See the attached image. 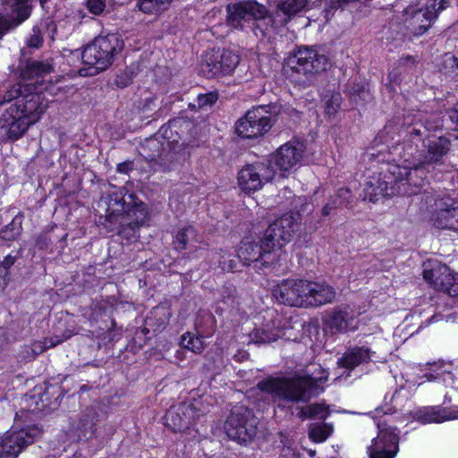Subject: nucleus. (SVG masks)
Instances as JSON below:
<instances>
[{
  "instance_id": "obj_39",
  "label": "nucleus",
  "mask_w": 458,
  "mask_h": 458,
  "mask_svg": "<svg viewBox=\"0 0 458 458\" xmlns=\"http://www.w3.org/2000/svg\"><path fill=\"white\" fill-rule=\"evenodd\" d=\"M335 297V289L327 284H317V305L331 302Z\"/></svg>"
},
{
  "instance_id": "obj_17",
  "label": "nucleus",
  "mask_w": 458,
  "mask_h": 458,
  "mask_svg": "<svg viewBox=\"0 0 458 458\" xmlns=\"http://www.w3.org/2000/svg\"><path fill=\"white\" fill-rule=\"evenodd\" d=\"M301 157L302 149L301 146L288 142L281 146L266 165L271 166L276 172V177L284 178L301 160Z\"/></svg>"
},
{
  "instance_id": "obj_55",
  "label": "nucleus",
  "mask_w": 458,
  "mask_h": 458,
  "mask_svg": "<svg viewBox=\"0 0 458 458\" xmlns=\"http://www.w3.org/2000/svg\"><path fill=\"white\" fill-rule=\"evenodd\" d=\"M18 256L7 255L2 262V267L4 269H9L16 261Z\"/></svg>"
},
{
  "instance_id": "obj_36",
  "label": "nucleus",
  "mask_w": 458,
  "mask_h": 458,
  "mask_svg": "<svg viewBox=\"0 0 458 458\" xmlns=\"http://www.w3.org/2000/svg\"><path fill=\"white\" fill-rule=\"evenodd\" d=\"M350 191L346 188H341L335 198L329 200L328 203L323 208V216H328L337 207L349 202Z\"/></svg>"
},
{
  "instance_id": "obj_42",
  "label": "nucleus",
  "mask_w": 458,
  "mask_h": 458,
  "mask_svg": "<svg viewBox=\"0 0 458 458\" xmlns=\"http://www.w3.org/2000/svg\"><path fill=\"white\" fill-rule=\"evenodd\" d=\"M334 432V425L331 422L317 421V443L326 441Z\"/></svg>"
},
{
  "instance_id": "obj_24",
  "label": "nucleus",
  "mask_w": 458,
  "mask_h": 458,
  "mask_svg": "<svg viewBox=\"0 0 458 458\" xmlns=\"http://www.w3.org/2000/svg\"><path fill=\"white\" fill-rule=\"evenodd\" d=\"M98 412L95 407H88L79 420L72 424V431L79 439H90L97 431Z\"/></svg>"
},
{
  "instance_id": "obj_19",
  "label": "nucleus",
  "mask_w": 458,
  "mask_h": 458,
  "mask_svg": "<svg viewBox=\"0 0 458 458\" xmlns=\"http://www.w3.org/2000/svg\"><path fill=\"white\" fill-rule=\"evenodd\" d=\"M272 249L264 243V239L260 242L244 241L241 242L237 255L244 265L255 263V267L262 268L271 263Z\"/></svg>"
},
{
  "instance_id": "obj_8",
  "label": "nucleus",
  "mask_w": 458,
  "mask_h": 458,
  "mask_svg": "<svg viewBox=\"0 0 458 458\" xmlns=\"http://www.w3.org/2000/svg\"><path fill=\"white\" fill-rule=\"evenodd\" d=\"M449 5V0H428L420 8L411 5L404 10V24L411 34L420 36L432 26L439 13Z\"/></svg>"
},
{
  "instance_id": "obj_10",
  "label": "nucleus",
  "mask_w": 458,
  "mask_h": 458,
  "mask_svg": "<svg viewBox=\"0 0 458 458\" xmlns=\"http://www.w3.org/2000/svg\"><path fill=\"white\" fill-rule=\"evenodd\" d=\"M314 293L313 284L301 279L284 280L273 289V295L280 303L296 307L311 305L310 298Z\"/></svg>"
},
{
  "instance_id": "obj_3",
  "label": "nucleus",
  "mask_w": 458,
  "mask_h": 458,
  "mask_svg": "<svg viewBox=\"0 0 458 458\" xmlns=\"http://www.w3.org/2000/svg\"><path fill=\"white\" fill-rule=\"evenodd\" d=\"M313 377L299 372L292 377H267L258 383V388L269 394L275 402L308 403Z\"/></svg>"
},
{
  "instance_id": "obj_21",
  "label": "nucleus",
  "mask_w": 458,
  "mask_h": 458,
  "mask_svg": "<svg viewBox=\"0 0 458 458\" xmlns=\"http://www.w3.org/2000/svg\"><path fill=\"white\" fill-rule=\"evenodd\" d=\"M412 418L421 424L442 423L458 420V405L452 407L427 406L414 411Z\"/></svg>"
},
{
  "instance_id": "obj_47",
  "label": "nucleus",
  "mask_w": 458,
  "mask_h": 458,
  "mask_svg": "<svg viewBox=\"0 0 458 458\" xmlns=\"http://www.w3.org/2000/svg\"><path fill=\"white\" fill-rule=\"evenodd\" d=\"M333 67V64L329 56L326 55H318L317 53V74L319 71L327 72Z\"/></svg>"
},
{
  "instance_id": "obj_26",
  "label": "nucleus",
  "mask_w": 458,
  "mask_h": 458,
  "mask_svg": "<svg viewBox=\"0 0 458 458\" xmlns=\"http://www.w3.org/2000/svg\"><path fill=\"white\" fill-rule=\"evenodd\" d=\"M326 326L332 333L344 332L347 330L353 331L359 328L358 322L348 310L333 311L325 318Z\"/></svg>"
},
{
  "instance_id": "obj_22",
  "label": "nucleus",
  "mask_w": 458,
  "mask_h": 458,
  "mask_svg": "<svg viewBox=\"0 0 458 458\" xmlns=\"http://www.w3.org/2000/svg\"><path fill=\"white\" fill-rule=\"evenodd\" d=\"M423 371V377L428 382H440L445 386H453L456 367L453 362L437 360L428 363Z\"/></svg>"
},
{
  "instance_id": "obj_23",
  "label": "nucleus",
  "mask_w": 458,
  "mask_h": 458,
  "mask_svg": "<svg viewBox=\"0 0 458 458\" xmlns=\"http://www.w3.org/2000/svg\"><path fill=\"white\" fill-rule=\"evenodd\" d=\"M315 54L308 47L300 48L295 54L285 59V65L297 73L308 78L314 76Z\"/></svg>"
},
{
  "instance_id": "obj_13",
  "label": "nucleus",
  "mask_w": 458,
  "mask_h": 458,
  "mask_svg": "<svg viewBox=\"0 0 458 458\" xmlns=\"http://www.w3.org/2000/svg\"><path fill=\"white\" fill-rule=\"evenodd\" d=\"M4 10L0 11V39L9 31L25 22L33 10L32 0H0Z\"/></svg>"
},
{
  "instance_id": "obj_40",
  "label": "nucleus",
  "mask_w": 458,
  "mask_h": 458,
  "mask_svg": "<svg viewBox=\"0 0 458 458\" xmlns=\"http://www.w3.org/2000/svg\"><path fill=\"white\" fill-rule=\"evenodd\" d=\"M342 97L339 92H333L325 98V111L327 114H335L340 108Z\"/></svg>"
},
{
  "instance_id": "obj_62",
  "label": "nucleus",
  "mask_w": 458,
  "mask_h": 458,
  "mask_svg": "<svg viewBox=\"0 0 458 458\" xmlns=\"http://www.w3.org/2000/svg\"><path fill=\"white\" fill-rule=\"evenodd\" d=\"M122 166H123V165H119V166H118V170L120 172H123L124 170V167H122Z\"/></svg>"
},
{
  "instance_id": "obj_33",
  "label": "nucleus",
  "mask_w": 458,
  "mask_h": 458,
  "mask_svg": "<svg viewBox=\"0 0 458 458\" xmlns=\"http://www.w3.org/2000/svg\"><path fill=\"white\" fill-rule=\"evenodd\" d=\"M212 261L217 264L222 270L227 272L234 271L237 266V261L232 258V254L223 250L212 254Z\"/></svg>"
},
{
  "instance_id": "obj_48",
  "label": "nucleus",
  "mask_w": 458,
  "mask_h": 458,
  "mask_svg": "<svg viewBox=\"0 0 458 458\" xmlns=\"http://www.w3.org/2000/svg\"><path fill=\"white\" fill-rule=\"evenodd\" d=\"M217 100V96L215 93H208L199 95L198 97V105L199 107H203L206 106H211Z\"/></svg>"
},
{
  "instance_id": "obj_11",
  "label": "nucleus",
  "mask_w": 458,
  "mask_h": 458,
  "mask_svg": "<svg viewBox=\"0 0 458 458\" xmlns=\"http://www.w3.org/2000/svg\"><path fill=\"white\" fill-rule=\"evenodd\" d=\"M225 24L232 30H243L253 19L265 17L267 9L254 0L230 3L225 7Z\"/></svg>"
},
{
  "instance_id": "obj_54",
  "label": "nucleus",
  "mask_w": 458,
  "mask_h": 458,
  "mask_svg": "<svg viewBox=\"0 0 458 458\" xmlns=\"http://www.w3.org/2000/svg\"><path fill=\"white\" fill-rule=\"evenodd\" d=\"M315 413V405L310 404L306 407H302L300 411V417L303 419L312 418Z\"/></svg>"
},
{
  "instance_id": "obj_45",
  "label": "nucleus",
  "mask_w": 458,
  "mask_h": 458,
  "mask_svg": "<svg viewBox=\"0 0 458 458\" xmlns=\"http://www.w3.org/2000/svg\"><path fill=\"white\" fill-rule=\"evenodd\" d=\"M43 44V37L38 26L32 28V34L27 40V46L30 48H39Z\"/></svg>"
},
{
  "instance_id": "obj_60",
  "label": "nucleus",
  "mask_w": 458,
  "mask_h": 458,
  "mask_svg": "<svg viewBox=\"0 0 458 458\" xmlns=\"http://www.w3.org/2000/svg\"><path fill=\"white\" fill-rule=\"evenodd\" d=\"M450 402H451V397L448 396L447 394H445L444 397V403H448Z\"/></svg>"
},
{
  "instance_id": "obj_29",
  "label": "nucleus",
  "mask_w": 458,
  "mask_h": 458,
  "mask_svg": "<svg viewBox=\"0 0 458 458\" xmlns=\"http://www.w3.org/2000/svg\"><path fill=\"white\" fill-rule=\"evenodd\" d=\"M281 328L277 320L270 318L267 320L261 327L255 328L251 334V337L255 342L260 344H267L276 341L281 335Z\"/></svg>"
},
{
  "instance_id": "obj_30",
  "label": "nucleus",
  "mask_w": 458,
  "mask_h": 458,
  "mask_svg": "<svg viewBox=\"0 0 458 458\" xmlns=\"http://www.w3.org/2000/svg\"><path fill=\"white\" fill-rule=\"evenodd\" d=\"M423 267L424 279L435 289H437V282L442 281L444 276L452 279L449 276V267L438 260H428Z\"/></svg>"
},
{
  "instance_id": "obj_1",
  "label": "nucleus",
  "mask_w": 458,
  "mask_h": 458,
  "mask_svg": "<svg viewBox=\"0 0 458 458\" xmlns=\"http://www.w3.org/2000/svg\"><path fill=\"white\" fill-rule=\"evenodd\" d=\"M12 101L13 102L0 116V128L10 140H15L40 119L48 107V103L41 93L21 94L20 85H14L4 95L0 106Z\"/></svg>"
},
{
  "instance_id": "obj_38",
  "label": "nucleus",
  "mask_w": 458,
  "mask_h": 458,
  "mask_svg": "<svg viewBox=\"0 0 458 458\" xmlns=\"http://www.w3.org/2000/svg\"><path fill=\"white\" fill-rule=\"evenodd\" d=\"M181 344L184 348L189 349L195 353H200L205 348L201 337L191 335V333L185 334L182 336Z\"/></svg>"
},
{
  "instance_id": "obj_6",
  "label": "nucleus",
  "mask_w": 458,
  "mask_h": 458,
  "mask_svg": "<svg viewBox=\"0 0 458 458\" xmlns=\"http://www.w3.org/2000/svg\"><path fill=\"white\" fill-rule=\"evenodd\" d=\"M140 207L127 203L122 191H115L109 195L107 208L106 210V219L111 224H119V234L127 239L133 240L138 237V230L142 222L138 220L129 221V217L133 216Z\"/></svg>"
},
{
  "instance_id": "obj_28",
  "label": "nucleus",
  "mask_w": 458,
  "mask_h": 458,
  "mask_svg": "<svg viewBox=\"0 0 458 458\" xmlns=\"http://www.w3.org/2000/svg\"><path fill=\"white\" fill-rule=\"evenodd\" d=\"M390 183H392V182H386V180H383L380 176L371 177L366 182V186L364 189V199L375 203L380 198H383L385 196H391L394 192V191H391V192L388 191V185Z\"/></svg>"
},
{
  "instance_id": "obj_56",
  "label": "nucleus",
  "mask_w": 458,
  "mask_h": 458,
  "mask_svg": "<svg viewBox=\"0 0 458 458\" xmlns=\"http://www.w3.org/2000/svg\"><path fill=\"white\" fill-rule=\"evenodd\" d=\"M449 118L455 123V129L458 130V104L449 111Z\"/></svg>"
},
{
  "instance_id": "obj_50",
  "label": "nucleus",
  "mask_w": 458,
  "mask_h": 458,
  "mask_svg": "<svg viewBox=\"0 0 458 458\" xmlns=\"http://www.w3.org/2000/svg\"><path fill=\"white\" fill-rule=\"evenodd\" d=\"M317 420H326L327 417L329 415V407L327 405H325L324 403H317Z\"/></svg>"
},
{
  "instance_id": "obj_61",
  "label": "nucleus",
  "mask_w": 458,
  "mask_h": 458,
  "mask_svg": "<svg viewBox=\"0 0 458 458\" xmlns=\"http://www.w3.org/2000/svg\"><path fill=\"white\" fill-rule=\"evenodd\" d=\"M117 86L123 88L126 86V83L121 82L119 80L116 81Z\"/></svg>"
},
{
  "instance_id": "obj_51",
  "label": "nucleus",
  "mask_w": 458,
  "mask_h": 458,
  "mask_svg": "<svg viewBox=\"0 0 458 458\" xmlns=\"http://www.w3.org/2000/svg\"><path fill=\"white\" fill-rule=\"evenodd\" d=\"M328 378V372L320 368L319 370L317 369V394L319 392L320 386L319 383L326 382ZM324 387H321V391H323Z\"/></svg>"
},
{
  "instance_id": "obj_34",
  "label": "nucleus",
  "mask_w": 458,
  "mask_h": 458,
  "mask_svg": "<svg viewBox=\"0 0 458 458\" xmlns=\"http://www.w3.org/2000/svg\"><path fill=\"white\" fill-rule=\"evenodd\" d=\"M170 314L164 308H155L150 316L147 317L146 323L149 327L157 326L155 330L164 328L168 323Z\"/></svg>"
},
{
  "instance_id": "obj_31",
  "label": "nucleus",
  "mask_w": 458,
  "mask_h": 458,
  "mask_svg": "<svg viewBox=\"0 0 458 458\" xmlns=\"http://www.w3.org/2000/svg\"><path fill=\"white\" fill-rule=\"evenodd\" d=\"M53 72V64L50 60L33 61L26 65V74L29 78H34L49 74Z\"/></svg>"
},
{
  "instance_id": "obj_16",
  "label": "nucleus",
  "mask_w": 458,
  "mask_h": 458,
  "mask_svg": "<svg viewBox=\"0 0 458 458\" xmlns=\"http://www.w3.org/2000/svg\"><path fill=\"white\" fill-rule=\"evenodd\" d=\"M297 228L298 224L294 217L285 214L267 227L265 232L264 243L272 250L276 247L280 249L291 241Z\"/></svg>"
},
{
  "instance_id": "obj_53",
  "label": "nucleus",
  "mask_w": 458,
  "mask_h": 458,
  "mask_svg": "<svg viewBox=\"0 0 458 458\" xmlns=\"http://www.w3.org/2000/svg\"><path fill=\"white\" fill-rule=\"evenodd\" d=\"M445 63L447 67L454 70V72L458 74V59L453 55H446L445 57Z\"/></svg>"
},
{
  "instance_id": "obj_37",
  "label": "nucleus",
  "mask_w": 458,
  "mask_h": 458,
  "mask_svg": "<svg viewBox=\"0 0 458 458\" xmlns=\"http://www.w3.org/2000/svg\"><path fill=\"white\" fill-rule=\"evenodd\" d=\"M21 217L16 216L11 223L1 230L0 237L5 241H13L21 234Z\"/></svg>"
},
{
  "instance_id": "obj_4",
  "label": "nucleus",
  "mask_w": 458,
  "mask_h": 458,
  "mask_svg": "<svg viewBox=\"0 0 458 458\" xmlns=\"http://www.w3.org/2000/svg\"><path fill=\"white\" fill-rule=\"evenodd\" d=\"M123 48V41L116 33L101 34L95 38L81 53L82 62L94 70L85 75H94L107 69Z\"/></svg>"
},
{
  "instance_id": "obj_59",
  "label": "nucleus",
  "mask_w": 458,
  "mask_h": 458,
  "mask_svg": "<svg viewBox=\"0 0 458 458\" xmlns=\"http://www.w3.org/2000/svg\"><path fill=\"white\" fill-rule=\"evenodd\" d=\"M411 133V134H416V135H421L422 134V132L419 129H413Z\"/></svg>"
},
{
  "instance_id": "obj_9",
  "label": "nucleus",
  "mask_w": 458,
  "mask_h": 458,
  "mask_svg": "<svg viewBox=\"0 0 458 458\" xmlns=\"http://www.w3.org/2000/svg\"><path fill=\"white\" fill-rule=\"evenodd\" d=\"M258 423V418L249 408L236 405L225 423V430L232 440L247 443L256 436Z\"/></svg>"
},
{
  "instance_id": "obj_52",
  "label": "nucleus",
  "mask_w": 458,
  "mask_h": 458,
  "mask_svg": "<svg viewBox=\"0 0 458 458\" xmlns=\"http://www.w3.org/2000/svg\"><path fill=\"white\" fill-rule=\"evenodd\" d=\"M50 242H51L50 238L46 233L38 235L36 240L37 246L41 250L48 249Z\"/></svg>"
},
{
  "instance_id": "obj_64",
  "label": "nucleus",
  "mask_w": 458,
  "mask_h": 458,
  "mask_svg": "<svg viewBox=\"0 0 458 458\" xmlns=\"http://www.w3.org/2000/svg\"><path fill=\"white\" fill-rule=\"evenodd\" d=\"M309 454H310V456H313V455L315 454V452H314V451H312V450H310V451H309Z\"/></svg>"
},
{
  "instance_id": "obj_49",
  "label": "nucleus",
  "mask_w": 458,
  "mask_h": 458,
  "mask_svg": "<svg viewBox=\"0 0 458 458\" xmlns=\"http://www.w3.org/2000/svg\"><path fill=\"white\" fill-rule=\"evenodd\" d=\"M453 216L454 219H451L448 223H441L444 227H448L450 230L458 231V207L453 208Z\"/></svg>"
},
{
  "instance_id": "obj_57",
  "label": "nucleus",
  "mask_w": 458,
  "mask_h": 458,
  "mask_svg": "<svg viewBox=\"0 0 458 458\" xmlns=\"http://www.w3.org/2000/svg\"><path fill=\"white\" fill-rule=\"evenodd\" d=\"M309 438L315 442V428L313 427H310V429H309Z\"/></svg>"
},
{
  "instance_id": "obj_15",
  "label": "nucleus",
  "mask_w": 458,
  "mask_h": 458,
  "mask_svg": "<svg viewBox=\"0 0 458 458\" xmlns=\"http://www.w3.org/2000/svg\"><path fill=\"white\" fill-rule=\"evenodd\" d=\"M204 411L199 403H181L172 406L165 416V424L172 431H183L203 416Z\"/></svg>"
},
{
  "instance_id": "obj_27",
  "label": "nucleus",
  "mask_w": 458,
  "mask_h": 458,
  "mask_svg": "<svg viewBox=\"0 0 458 458\" xmlns=\"http://www.w3.org/2000/svg\"><path fill=\"white\" fill-rule=\"evenodd\" d=\"M370 350L367 347H355L349 349L344 356L339 359L338 364L347 369H353L363 362L372 360Z\"/></svg>"
},
{
  "instance_id": "obj_63",
  "label": "nucleus",
  "mask_w": 458,
  "mask_h": 458,
  "mask_svg": "<svg viewBox=\"0 0 458 458\" xmlns=\"http://www.w3.org/2000/svg\"><path fill=\"white\" fill-rule=\"evenodd\" d=\"M122 166H123V165H119V166H118V170L120 172H123L124 170V167H122Z\"/></svg>"
},
{
  "instance_id": "obj_20",
  "label": "nucleus",
  "mask_w": 458,
  "mask_h": 458,
  "mask_svg": "<svg viewBox=\"0 0 458 458\" xmlns=\"http://www.w3.org/2000/svg\"><path fill=\"white\" fill-rule=\"evenodd\" d=\"M173 245L175 250H187L188 258H198V252L206 249L207 244L193 226H186L177 231Z\"/></svg>"
},
{
  "instance_id": "obj_41",
  "label": "nucleus",
  "mask_w": 458,
  "mask_h": 458,
  "mask_svg": "<svg viewBox=\"0 0 458 458\" xmlns=\"http://www.w3.org/2000/svg\"><path fill=\"white\" fill-rule=\"evenodd\" d=\"M271 21V20L267 17V13L265 17H261L259 19L252 20V30L257 38H263L267 35V31L268 30L267 21Z\"/></svg>"
},
{
  "instance_id": "obj_2",
  "label": "nucleus",
  "mask_w": 458,
  "mask_h": 458,
  "mask_svg": "<svg viewBox=\"0 0 458 458\" xmlns=\"http://www.w3.org/2000/svg\"><path fill=\"white\" fill-rule=\"evenodd\" d=\"M428 153L423 162L401 165L389 164L387 173L392 176L394 183L401 182L403 190L399 188L398 193L405 195L417 194L422 185L426 175V165L437 164L446 155L450 148V141L443 136L430 135L424 140Z\"/></svg>"
},
{
  "instance_id": "obj_32",
  "label": "nucleus",
  "mask_w": 458,
  "mask_h": 458,
  "mask_svg": "<svg viewBox=\"0 0 458 458\" xmlns=\"http://www.w3.org/2000/svg\"><path fill=\"white\" fill-rule=\"evenodd\" d=\"M172 0H138L139 9L148 14H157L166 10Z\"/></svg>"
},
{
  "instance_id": "obj_58",
  "label": "nucleus",
  "mask_w": 458,
  "mask_h": 458,
  "mask_svg": "<svg viewBox=\"0 0 458 458\" xmlns=\"http://www.w3.org/2000/svg\"><path fill=\"white\" fill-rule=\"evenodd\" d=\"M441 126H442V124H436V125H434V126H433V125H431L430 123H428L424 126V129H425V131H429V130H431V129H437V128H439V127H441Z\"/></svg>"
},
{
  "instance_id": "obj_35",
  "label": "nucleus",
  "mask_w": 458,
  "mask_h": 458,
  "mask_svg": "<svg viewBox=\"0 0 458 458\" xmlns=\"http://www.w3.org/2000/svg\"><path fill=\"white\" fill-rule=\"evenodd\" d=\"M449 276L452 279L444 276L442 281L437 282V290L443 291L450 296H458V274L453 273L449 268Z\"/></svg>"
},
{
  "instance_id": "obj_5",
  "label": "nucleus",
  "mask_w": 458,
  "mask_h": 458,
  "mask_svg": "<svg viewBox=\"0 0 458 458\" xmlns=\"http://www.w3.org/2000/svg\"><path fill=\"white\" fill-rule=\"evenodd\" d=\"M381 412V409L377 408L371 413L377 435L367 446V454L369 458H394L399 452V435L396 428L390 424L391 418L387 416L392 412L391 409L385 411L383 415Z\"/></svg>"
},
{
  "instance_id": "obj_46",
  "label": "nucleus",
  "mask_w": 458,
  "mask_h": 458,
  "mask_svg": "<svg viewBox=\"0 0 458 458\" xmlns=\"http://www.w3.org/2000/svg\"><path fill=\"white\" fill-rule=\"evenodd\" d=\"M106 0H87L86 6L92 14L99 15L106 8Z\"/></svg>"
},
{
  "instance_id": "obj_7",
  "label": "nucleus",
  "mask_w": 458,
  "mask_h": 458,
  "mask_svg": "<svg viewBox=\"0 0 458 458\" xmlns=\"http://www.w3.org/2000/svg\"><path fill=\"white\" fill-rule=\"evenodd\" d=\"M275 105L258 106L247 111L236 123V132L246 139L263 136L272 127L273 116L277 114Z\"/></svg>"
},
{
  "instance_id": "obj_14",
  "label": "nucleus",
  "mask_w": 458,
  "mask_h": 458,
  "mask_svg": "<svg viewBox=\"0 0 458 458\" xmlns=\"http://www.w3.org/2000/svg\"><path fill=\"white\" fill-rule=\"evenodd\" d=\"M276 179V172L265 163L248 165L238 174L240 188L248 193L260 190L265 182Z\"/></svg>"
},
{
  "instance_id": "obj_25",
  "label": "nucleus",
  "mask_w": 458,
  "mask_h": 458,
  "mask_svg": "<svg viewBox=\"0 0 458 458\" xmlns=\"http://www.w3.org/2000/svg\"><path fill=\"white\" fill-rule=\"evenodd\" d=\"M307 4V0H280L274 13L273 22L285 25L291 19Z\"/></svg>"
},
{
  "instance_id": "obj_12",
  "label": "nucleus",
  "mask_w": 458,
  "mask_h": 458,
  "mask_svg": "<svg viewBox=\"0 0 458 458\" xmlns=\"http://www.w3.org/2000/svg\"><path fill=\"white\" fill-rule=\"evenodd\" d=\"M40 435L41 430L37 426H30L19 430L10 429L0 438V458H17Z\"/></svg>"
},
{
  "instance_id": "obj_44",
  "label": "nucleus",
  "mask_w": 458,
  "mask_h": 458,
  "mask_svg": "<svg viewBox=\"0 0 458 458\" xmlns=\"http://www.w3.org/2000/svg\"><path fill=\"white\" fill-rule=\"evenodd\" d=\"M62 342H63V339H61L57 336L51 337L49 339H46L44 343L38 342V343L33 344L32 351L35 352H42L45 350H47L50 347H54Z\"/></svg>"
},
{
  "instance_id": "obj_43",
  "label": "nucleus",
  "mask_w": 458,
  "mask_h": 458,
  "mask_svg": "<svg viewBox=\"0 0 458 458\" xmlns=\"http://www.w3.org/2000/svg\"><path fill=\"white\" fill-rule=\"evenodd\" d=\"M451 219H454L453 208L442 209L437 214L434 219V225L440 229H449L448 227L442 226L440 224L445 222L448 223Z\"/></svg>"
},
{
  "instance_id": "obj_18",
  "label": "nucleus",
  "mask_w": 458,
  "mask_h": 458,
  "mask_svg": "<svg viewBox=\"0 0 458 458\" xmlns=\"http://www.w3.org/2000/svg\"><path fill=\"white\" fill-rule=\"evenodd\" d=\"M240 56L230 50L219 53H207L205 55L202 71L208 76H220L231 74L239 64Z\"/></svg>"
}]
</instances>
